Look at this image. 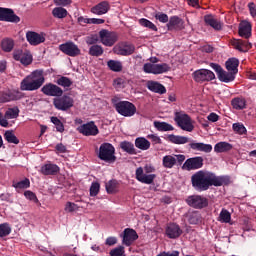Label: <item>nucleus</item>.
<instances>
[{"mask_svg": "<svg viewBox=\"0 0 256 256\" xmlns=\"http://www.w3.org/2000/svg\"><path fill=\"white\" fill-rule=\"evenodd\" d=\"M110 256H125V247L124 246H118L109 252Z\"/></svg>", "mask_w": 256, "mask_h": 256, "instance_id": "4d7b16f0", "label": "nucleus"}, {"mask_svg": "<svg viewBox=\"0 0 256 256\" xmlns=\"http://www.w3.org/2000/svg\"><path fill=\"white\" fill-rule=\"evenodd\" d=\"M43 83H45L43 70H35L21 81L20 89L21 91H37L41 89Z\"/></svg>", "mask_w": 256, "mask_h": 256, "instance_id": "f03ea898", "label": "nucleus"}, {"mask_svg": "<svg viewBox=\"0 0 256 256\" xmlns=\"http://www.w3.org/2000/svg\"><path fill=\"white\" fill-rule=\"evenodd\" d=\"M105 187L107 193L113 195V193H117V191H119V182L115 179H112L105 184Z\"/></svg>", "mask_w": 256, "mask_h": 256, "instance_id": "58836bf2", "label": "nucleus"}, {"mask_svg": "<svg viewBox=\"0 0 256 256\" xmlns=\"http://www.w3.org/2000/svg\"><path fill=\"white\" fill-rule=\"evenodd\" d=\"M147 138L150 139L154 145H161V143H163L161 137L157 136L156 134H149Z\"/></svg>", "mask_w": 256, "mask_h": 256, "instance_id": "69168bd1", "label": "nucleus"}, {"mask_svg": "<svg viewBox=\"0 0 256 256\" xmlns=\"http://www.w3.org/2000/svg\"><path fill=\"white\" fill-rule=\"evenodd\" d=\"M113 51L116 55H122L123 57H127L135 53V46L133 44H129L125 42V43L116 45L113 48Z\"/></svg>", "mask_w": 256, "mask_h": 256, "instance_id": "f3484780", "label": "nucleus"}, {"mask_svg": "<svg viewBox=\"0 0 256 256\" xmlns=\"http://www.w3.org/2000/svg\"><path fill=\"white\" fill-rule=\"evenodd\" d=\"M203 162L204 160L201 156L188 158L184 162L182 169H185L186 171H196L197 169H201L203 167Z\"/></svg>", "mask_w": 256, "mask_h": 256, "instance_id": "4468645a", "label": "nucleus"}, {"mask_svg": "<svg viewBox=\"0 0 256 256\" xmlns=\"http://www.w3.org/2000/svg\"><path fill=\"white\" fill-rule=\"evenodd\" d=\"M99 39L102 45L105 47H113L115 42L118 41L119 36L115 32H111L107 29H102L99 31Z\"/></svg>", "mask_w": 256, "mask_h": 256, "instance_id": "1a4fd4ad", "label": "nucleus"}, {"mask_svg": "<svg viewBox=\"0 0 256 256\" xmlns=\"http://www.w3.org/2000/svg\"><path fill=\"white\" fill-rule=\"evenodd\" d=\"M60 171H61V168H59L57 166V164H54V163H51V162H48V163L42 165L41 168H40V173L42 175H46V176H49V175L55 176Z\"/></svg>", "mask_w": 256, "mask_h": 256, "instance_id": "4be33fe9", "label": "nucleus"}, {"mask_svg": "<svg viewBox=\"0 0 256 256\" xmlns=\"http://www.w3.org/2000/svg\"><path fill=\"white\" fill-rule=\"evenodd\" d=\"M185 22L183 19H181L179 16H172L170 17L168 23H167V28L168 31H173V29H176L178 31H181V29H184Z\"/></svg>", "mask_w": 256, "mask_h": 256, "instance_id": "b1692460", "label": "nucleus"}, {"mask_svg": "<svg viewBox=\"0 0 256 256\" xmlns=\"http://www.w3.org/2000/svg\"><path fill=\"white\" fill-rule=\"evenodd\" d=\"M99 189H101L99 182H93L90 186V197H97L99 195Z\"/></svg>", "mask_w": 256, "mask_h": 256, "instance_id": "6e6d98bb", "label": "nucleus"}, {"mask_svg": "<svg viewBox=\"0 0 256 256\" xmlns=\"http://www.w3.org/2000/svg\"><path fill=\"white\" fill-rule=\"evenodd\" d=\"M114 108L116 109L117 113L122 117H133L135 113H137V107L135 104L129 101H115L112 100Z\"/></svg>", "mask_w": 256, "mask_h": 256, "instance_id": "20e7f679", "label": "nucleus"}, {"mask_svg": "<svg viewBox=\"0 0 256 256\" xmlns=\"http://www.w3.org/2000/svg\"><path fill=\"white\" fill-rule=\"evenodd\" d=\"M24 196L26 197V199H29V201H33L34 203H39V199H37V195H35V193H33L30 190L25 191Z\"/></svg>", "mask_w": 256, "mask_h": 256, "instance_id": "680f3d73", "label": "nucleus"}, {"mask_svg": "<svg viewBox=\"0 0 256 256\" xmlns=\"http://www.w3.org/2000/svg\"><path fill=\"white\" fill-rule=\"evenodd\" d=\"M111 10V4L108 1H102L91 8L94 15H106Z\"/></svg>", "mask_w": 256, "mask_h": 256, "instance_id": "5701e85b", "label": "nucleus"}, {"mask_svg": "<svg viewBox=\"0 0 256 256\" xmlns=\"http://www.w3.org/2000/svg\"><path fill=\"white\" fill-rule=\"evenodd\" d=\"M218 221L220 223H231V212L223 208L219 214Z\"/></svg>", "mask_w": 256, "mask_h": 256, "instance_id": "49530a36", "label": "nucleus"}, {"mask_svg": "<svg viewBox=\"0 0 256 256\" xmlns=\"http://www.w3.org/2000/svg\"><path fill=\"white\" fill-rule=\"evenodd\" d=\"M226 69L227 71H230L232 73H234L235 75H237V73L239 72V59L237 58H229L226 63Z\"/></svg>", "mask_w": 256, "mask_h": 256, "instance_id": "2f4dec72", "label": "nucleus"}, {"mask_svg": "<svg viewBox=\"0 0 256 256\" xmlns=\"http://www.w3.org/2000/svg\"><path fill=\"white\" fill-rule=\"evenodd\" d=\"M12 186L17 191H20L21 189H29L31 187V181L29 180V178H25L22 181L13 182Z\"/></svg>", "mask_w": 256, "mask_h": 256, "instance_id": "c03bdc74", "label": "nucleus"}, {"mask_svg": "<svg viewBox=\"0 0 256 256\" xmlns=\"http://www.w3.org/2000/svg\"><path fill=\"white\" fill-rule=\"evenodd\" d=\"M186 203L193 209H205L209 205V200L202 195H191L186 198Z\"/></svg>", "mask_w": 256, "mask_h": 256, "instance_id": "9d476101", "label": "nucleus"}, {"mask_svg": "<svg viewBox=\"0 0 256 256\" xmlns=\"http://www.w3.org/2000/svg\"><path fill=\"white\" fill-rule=\"evenodd\" d=\"M11 234V226L7 223L0 224V237H7Z\"/></svg>", "mask_w": 256, "mask_h": 256, "instance_id": "864d4df0", "label": "nucleus"}, {"mask_svg": "<svg viewBox=\"0 0 256 256\" xmlns=\"http://www.w3.org/2000/svg\"><path fill=\"white\" fill-rule=\"evenodd\" d=\"M248 9H249V11H250L251 17H256V6H255V3L250 2V3L248 4Z\"/></svg>", "mask_w": 256, "mask_h": 256, "instance_id": "774afa93", "label": "nucleus"}, {"mask_svg": "<svg viewBox=\"0 0 256 256\" xmlns=\"http://www.w3.org/2000/svg\"><path fill=\"white\" fill-rule=\"evenodd\" d=\"M155 19L160 21V23H169V16L165 13H157Z\"/></svg>", "mask_w": 256, "mask_h": 256, "instance_id": "0e129e2a", "label": "nucleus"}, {"mask_svg": "<svg viewBox=\"0 0 256 256\" xmlns=\"http://www.w3.org/2000/svg\"><path fill=\"white\" fill-rule=\"evenodd\" d=\"M192 187L199 193L208 191L210 187H223L231 185V177L216 176L215 173L199 170L191 176Z\"/></svg>", "mask_w": 256, "mask_h": 256, "instance_id": "f257e3e1", "label": "nucleus"}, {"mask_svg": "<svg viewBox=\"0 0 256 256\" xmlns=\"http://www.w3.org/2000/svg\"><path fill=\"white\" fill-rule=\"evenodd\" d=\"M74 104L75 100L67 94H62V96L53 99V105L58 111H69Z\"/></svg>", "mask_w": 256, "mask_h": 256, "instance_id": "423d86ee", "label": "nucleus"}, {"mask_svg": "<svg viewBox=\"0 0 256 256\" xmlns=\"http://www.w3.org/2000/svg\"><path fill=\"white\" fill-rule=\"evenodd\" d=\"M4 139L7 141V143H13L14 145H19V138L15 136V133H13V130H7L4 133Z\"/></svg>", "mask_w": 256, "mask_h": 256, "instance_id": "a18cd8bd", "label": "nucleus"}, {"mask_svg": "<svg viewBox=\"0 0 256 256\" xmlns=\"http://www.w3.org/2000/svg\"><path fill=\"white\" fill-rule=\"evenodd\" d=\"M176 164H177V158H175L174 156L166 155L162 159V165L166 169H173V167H175Z\"/></svg>", "mask_w": 256, "mask_h": 256, "instance_id": "4c0bfd02", "label": "nucleus"}, {"mask_svg": "<svg viewBox=\"0 0 256 256\" xmlns=\"http://www.w3.org/2000/svg\"><path fill=\"white\" fill-rule=\"evenodd\" d=\"M147 88L149 91H152V93H158L159 95H165V93H167L165 86L159 82L148 81Z\"/></svg>", "mask_w": 256, "mask_h": 256, "instance_id": "bb28decb", "label": "nucleus"}, {"mask_svg": "<svg viewBox=\"0 0 256 256\" xmlns=\"http://www.w3.org/2000/svg\"><path fill=\"white\" fill-rule=\"evenodd\" d=\"M167 140L174 145H185L186 143H189V138L187 136H179L175 134L168 135Z\"/></svg>", "mask_w": 256, "mask_h": 256, "instance_id": "c85d7f7f", "label": "nucleus"}, {"mask_svg": "<svg viewBox=\"0 0 256 256\" xmlns=\"http://www.w3.org/2000/svg\"><path fill=\"white\" fill-rule=\"evenodd\" d=\"M120 149L129 155H137V150H135V145L129 141H122L120 143Z\"/></svg>", "mask_w": 256, "mask_h": 256, "instance_id": "72a5a7b5", "label": "nucleus"}, {"mask_svg": "<svg viewBox=\"0 0 256 256\" xmlns=\"http://www.w3.org/2000/svg\"><path fill=\"white\" fill-rule=\"evenodd\" d=\"M157 64L153 63H145L143 66L144 73H151L152 75H156Z\"/></svg>", "mask_w": 256, "mask_h": 256, "instance_id": "5fc2aeb1", "label": "nucleus"}, {"mask_svg": "<svg viewBox=\"0 0 256 256\" xmlns=\"http://www.w3.org/2000/svg\"><path fill=\"white\" fill-rule=\"evenodd\" d=\"M153 125L160 132L175 131V127L167 122L154 121Z\"/></svg>", "mask_w": 256, "mask_h": 256, "instance_id": "f704fd0d", "label": "nucleus"}, {"mask_svg": "<svg viewBox=\"0 0 256 256\" xmlns=\"http://www.w3.org/2000/svg\"><path fill=\"white\" fill-rule=\"evenodd\" d=\"M77 131L84 137H96V135H99V127L96 126L94 121L78 126Z\"/></svg>", "mask_w": 256, "mask_h": 256, "instance_id": "9b49d317", "label": "nucleus"}, {"mask_svg": "<svg viewBox=\"0 0 256 256\" xmlns=\"http://www.w3.org/2000/svg\"><path fill=\"white\" fill-rule=\"evenodd\" d=\"M98 159L105 163H115L117 161V156H115V146L109 142L102 143L98 150Z\"/></svg>", "mask_w": 256, "mask_h": 256, "instance_id": "7ed1b4c3", "label": "nucleus"}, {"mask_svg": "<svg viewBox=\"0 0 256 256\" xmlns=\"http://www.w3.org/2000/svg\"><path fill=\"white\" fill-rule=\"evenodd\" d=\"M165 235L168 239H179L183 235V229L175 222H170L166 225Z\"/></svg>", "mask_w": 256, "mask_h": 256, "instance_id": "2eb2a0df", "label": "nucleus"}, {"mask_svg": "<svg viewBox=\"0 0 256 256\" xmlns=\"http://www.w3.org/2000/svg\"><path fill=\"white\" fill-rule=\"evenodd\" d=\"M174 121L177 126L182 129V131H187L191 133L195 126H193V122L191 120V116L189 114H185V112H175L174 113Z\"/></svg>", "mask_w": 256, "mask_h": 256, "instance_id": "39448f33", "label": "nucleus"}, {"mask_svg": "<svg viewBox=\"0 0 256 256\" xmlns=\"http://www.w3.org/2000/svg\"><path fill=\"white\" fill-rule=\"evenodd\" d=\"M41 92L47 97H62L63 89L56 84L47 83L41 88Z\"/></svg>", "mask_w": 256, "mask_h": 256, "instance_id": "dca6fc26", "label": "nucleus"}, {"mask_svg": "<svg viewBox=\"0 0 256 256\" xmlns=\"http://www.w3.org/2000/svg\"><path fill=\"white\" fill-rule=\"evenodd\" d=\"M139 23L142 27H146L147 29H150L151 31H157V26L153 24L150 20H147L145 18H142L139 20Z\"/></svg>", "mask_w": 256, "mask_h": 256, "instance_id": "3c124183", "label": "nucleus"}, {"mask_svg": "<svg viewBox=\"0 0 256 256\" xmlns=\"http://www.w3.org/2000/svg\"><path fill=\"white\" fill-rule=\"evenodd\" d=\"M232 45L234 46V49H237V51H240L241 53L249 51L252 47V44L249 41L241 39L233 40Z\"/></svg>", "mask_w": 256, "mask_h": 256, "instance_id": "cd10ccee", "label": "nucleus"}, {"mask_svg": "<svg viewBox=\"0 0 256 256\" xmlns=\"http://www.w3.org/2000/svg\"><path fill=\"white\" fill-rule=\"evenodd\" d=\"M231 105L233 109H236L237 111H242V109H245V107H247V101L245 100V98L237 97L232 99Z\"/></svg>", "mask_w": 256, "mask_h": 256, "instance_id": "e433bc0d", "label": "nucleus"}, {"mask_svg": "<svg viewBox=\"0 0 256 256\" xmlns=\"http://www.w3.org/2000/svg\"><path fill=\"white\" fill-rule=\"evenodd\" d=\"M155 174H145L143 173V168L139 167L136 169V179L140 183H144L145 185H151L153 181H155Z\"/></svg>", "mask_w": 256, "mask_h": 256, "instance_id": "412c9836", "label": "nucleus"}, {"mask_svg": "<svg viewBox=\"0 0 256 256\" xmlns=\"http://www.w3.org/2000/svg\"><path fill=\"white\" fill-rule=\"evenodd\" d=\"M211 69H213L222 83H231V81H235V73L227 72L223 70V67L217 63H210Z\"/></svg>", "mask_w": 256, "mask_h": 256, "instance_id": "0eeeda50", "label": "nucleus"}, {"mask_svg": "<svg viewBox=\"0 0 256 256\" xmlns=\"http://www.w3.org/2000/svg\"><path fill=\"white\" fill-rule=\"evenodd\" d=\"M251 31V22L244 20L239 24L238 33L240 37H243L244 39H249L251 37Z\"/></svg>", "mask_w": 256, "mask_h": 256, "instance_id": "393cba45", "label": "nucleus"}, {"mask_svg": "<svg viewBox=\"0 0 256 256\" xmlns=\"http://www.w3.org/2000/svg\"><path fill=\"white\" fill-rule=\"evenodd\" d=\"M0 21L6 23H19L21 18L15 14L13 9L0 7Z\"/></svg>", "mask_w": 256, "mask_h": 256, "instance_id": "ddd939ff", "label": "nucleus"}, {"mask_svg": "<svg viewBox=\"0 0 256 256\" xmlns=\"http://www.w3.org/2000/svg\"><path fill=\"white\" fill-rule=\"evenodd\" d=\"M20 62L22 65H31L33 63V56L29 52H25L24 56H22V59H20Z\"/></svg>", "mask_w": 256, "mask_h": 256, "instance_id": "13d9d810", "label": "nucleus"}, {"mask_svg": "<svg viewBox=\"0 0 256 256\" xmlns=\"http://www.w3.org/2000/svg\"><path fill=\"white\" fill-rule=\"evenodd\" d=\"M138 239L139 235L137 234V231L131 228L124 229L122 243L126 245V247H131L134 241H137Z\"/></svg>", "mask_w": 256, "mask_h": 256, "instance_id": "6ab92c4d", "label": "nucleus"}, {"mask_svg": "<svg viewBox=\"0 0 256 256\" xmlns=\"http://www.w3.org/2000/svg\"><path fill=\"white\" fill-rule=\"evenodd\" d=\"M99 42V36L97 34H92L86 38L87 45H97Z\"/></svg>", "mask_w": 256, "mask_h": 256, "instance_id": "052dcab7", "label": "nucleus"}, {"mask_svg": "<svg viewBox=\"0 0 256 256\" xmlns=\"http://www.w3.org/2000/svg\"><path fill=\"white\" fill-rule=\"evenodd\" d=\"M56 83H57V85H59V87H63L64 89H69V87H71V85H73V80H71L67 76H60L56 80Z\"/></svg>", "mask_w": 256, "mask_h": 256, "instance_id": "37998d69", "label": "nucleus"}, {"mask_svg": "<svg viewBox=\"0 0 256 256\" xmlns=\"http://www.w3.org/2000/svg\"><path fill=\"white\" fill-rule=\"evenodd\" d=\"M171 71V66L167 63L156 64V75H161Z\"/></svg>", "mask_w": 256, "mask_h": 256, "instance_id": "09e8293b", "label": "nucleus"}, {"mask_svg": "<svg viewBox=\"0 0 256 256\" xmlns=\"http://www.w3.org/2000/svg\"><path fill=\"white\" fill-rule=\"evenodd\" d=\"M105 245H108V247H113V245H117V237L110 236L106 239Z\"/></svg>", "mask_w": 256, "mask_h": 256, "instance_id": "338daca9", "label": "nucleus"}, {"mask_svg": "<svg viewBox=\"0 0 256 256\" xmlns=\"http://www.w3.org/2000/svg\"><path fill=\"white\" fill-rule=\"evenodd\" d=\"M25 95L21 91H8L0 96L1 103H9L11 101H19L23 99Z\"/></svg>", "mask_w": 256, "mask_h": 256, "instance_id": "aec40b11", "label": "nucleus"}, {"mask_svg": "<svg viewBox=\"0 0 256 256\" xmlns=\"http://www.w3.org/2000/svg\"><path fill=\"white\" fill-rule=\"evenodd\" d=\"M107 67L114 73H121V71H123V63L119 60H109Z\"/></svg>", "mask_w": 256, "mask_h": 256, "instance_id": "c9c22d12", "label": "nucleus"}, {"mask_svg": "<svg viewBox=\"0 0 256 256\" xmlns=\"http://www.w3.org/2000/svg\"><path fill=\"white\" fill-rule=\"evenodd\" d=\"M51 123L55 125L56 131H58V133H63V131H65V125H63V122H61V120H59L57 116L51 117Z\"/></svg>", "mask_w": 256, "mask_h": 256, "instance_id": "de8ad7c7", "label": "nucleus"}, {"mask_svg": "<svg viewBox=\"0 0 256 256\" xmlns=\"http://www.w3.org/2000/svg\"><path fill=\"white\" fill-rule=\"evenodd\" d=\"M135 147L140 151H147L151 148V142L145 137H138L135 139Z\"/></svg>", "mask_w": 256, "mask_h": 256, "instance_id": "c756f323", "label": "nucleus"}, {"mask_svg": "<svg viewBox=\"0 0 256 256\" xmlns=\"http://www.w3.org/2000/svg\"><path fill=\"white\" fill-rule=\"evenodd\" d=\"M26 40L28 41L29 45H33L37 47V45H41V43H45V34L37 33L35 31H28L26 33Z\"/></svg>", "mask_w": 256, "mask_h": 256, "instance_id": "a211bd4d", "label": "nucleus"}, {"mask_svg": "<svg viewBox=\"0 0 256 256\" xmlns=\"http://www.w3.org/2000/svg\"><path fill=\"white\" fill-rule=\"evenodd\" d=\"M5 116L8 119H17V117H19V108L18 107L9 108L5 112Z\"/></svg>", "mask_w": 256, "mask_h": 256, "instance_id": "8fccbe9b", "label": "nucleus"}, {"mask_svg": "<svg viewBox=\"0 0 256 256\" xmlns=\"http://www.w3.org/2000/svg\"><path fill=\"white\" fill-rule=\"evenodd\" d=\"M189 147L193 151H201L202 153H211L213 151L211 144H205L203 142H191Z\"/></svg>", "mask_w": 256, "mask_h": 256, "instance_id": "a878e982", "label": "nucleus"}, {"mask_svg": "<svg viewBox=\"0 0 256 256\" xmlns=\"http://www.w3.org/2000/svg\"><path fill=\"white\" fill-rule=\"evenodd\" d=\"M192 77L196 83H209L215 79V73L209 69H198L192 73Z\"/></svg>", "mask_w": 256, "mask_h": 256, "instance_id": "6e6552de", "label": "nucleus"}, {"mask_svg": "<svg viewBox=\"0 0 256 256\" xmlns=\"http://www.w3.org/2000/svg\"><path fill=\"white\" fill-rule=\"evenodd\" d=\"M66 213H73L75 211H79V206L73 202H67L65 206Z\"/></svg>", "mask_w": 256, "mask_h": 256, "instance_id": "bf43d9fd", "label": "nucleus"}, {"mask_svg": "<svg viewBox=\"0 0 256 256\" xmlns=\"http://www.w3.org/2000/svg\"><path fill=\"white\" fill-rule=\"evenodd\" d=\"M52 15L55 17V19H65V17L69 15V12H67V9L63 7H55L52 10Z\"/></svg>", "mask_w": 256, "mask_h": 256, "instance_id": "a19ab883", "label": "nucleus"}, {"mask_svg": "<svg viewBox=\"0 0 256 256\" xmlns=\"http://www.w3.org/2000/svg\"><path fill=\"white\" fill-rule=\"evenodd\" d=\"M15 47V41L11 38H5L2 40V50L5 51V53H11Z\"/></svg>", "mask_w": 256, "mask_h": 256, "instance_id": "79ce46f5", "label": "nucleus"}, {"mask_svg": "<svg viewBox=\"0 0 256 256\" xmlns=\"http://www.w3.org/2000/svg\"><path fill=\"white\" fill-rule=\"evenodd\" d=\"M59 49L64 55H68V57H77L78 55H81V49H79V46L73 41L60 44Z\"/></svg>", "mask_w": 256, "mask_h": 256, "instance_id": "f8f14e48", "label": "nucleus"}, {"mask_svg": "<svg viewBox=\"0 0 256 256\" xmlns=\"http://www.w3.org/2000/svg\"><path fill=\"white\" fill-rule=\"evenodd\" d=\"M88 53L91 57H101V55L105 53V50L103 49V46L94 44L89 48Z\"/></svg>", "mask_w": 256, "mask_h": 256, "instance_id": "ea45409f", "label": "nucleus"}, {"mask_svg": "<svg viewBox=\"0 0 256 256\" xmlns=\"http://www.w3.org/2000/svg\"><path fill=\"white\" fill-rule=\"evenodd\" d=\"M232 128L235 133H238V135H245V133H247V128H245L241 123H234Z\"/></svg>", "mask_w": 256, "mask_h": 256, "instance_id": "603ef678", "label": "nucleus"}, {"mask_svg": "<svg viewBox=\"0 0 256 256\" xmlns=\"http://www.w3.org/2000/svg\"><path fill=\"white\" fill-rule=\"evenodd\" d=\"M26 52L23 49H15L13 51V59L14 61H21L22 57Z\"/></svg>", "mask_w": 256, "mask_h": 256, "instance_id": "e2e57ef3", "label": "nucleus"}, {"mask_svg": "<svg viewBox=\"0 0 256 256\" xmlns=\"http://www.w3.org/2000/svg\"><path fill=\"white\" fill-rule=\"evenodd\" d=\"M204 21L206 25H209L212 27V29H215V31H221V22H219L213 15H206L204 16Z\"/></svg>", "mask_w": 256, "mask_h": 256, "instance_id": "7c9ffc66", "label": "nucleus"}, {"mask_svg": "<svg viewBox=\"0 0 256 256\" xmlns=\"http://www.w3.org/2000/svg\"><path fill=\"white\" fill-rule=\"evenodd\" d=\"M233 149V145L229 142H218L214 146L215 153H227Z\"/></svg>", "mask_w": 256, "mask_h": 256, "instance_id": "473e14b6", "label": "nucleus"}]
</instances>
